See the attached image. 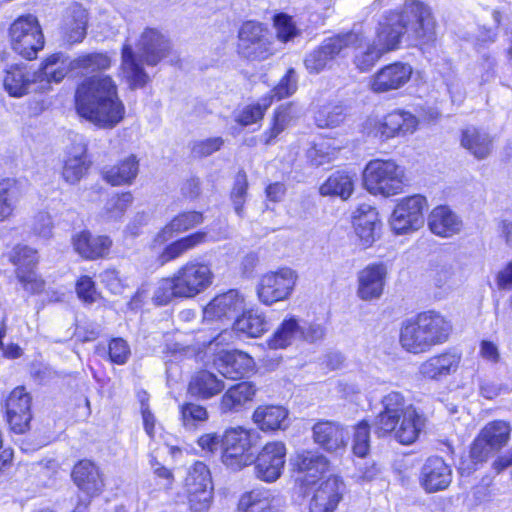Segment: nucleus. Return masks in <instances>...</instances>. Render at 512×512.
Returning a JSON list of instances; mask_svg holds the SVG:
<instances>
[{"instance_id": "nucleus-1", "label": "nucleus", "mask_w": 512, "mask_h": 512, "mask_svg": "<svg viewBox=\"0 0 512 512\" xmlns=\"http://www.w3.org/2000/svg\"><path fill=\"white\" fill-rule=\"evenodd\" d=\"M76 111L82 118L100 128H113L125 115L115 81L108 75L84 78L75 91Z\"/></svg>"}, {"instance_id": "nucleus-2", "label": "nucleus", "mask_w": 512, "mask_h": 512, "mask_svg": "<svg viewBox=\"0 0 512 512\" xmlns=\"http://www.w3.org/2000/svg\"><path fill=\"white\" fill-rule=\"evenodd\" d=\"M381 403L383 410L373 422L374 433L378 437L390 435L402 445H411L416 442L425 428L424 415L397 391L385 395Z\"/></svg>"}, {"instance_id": "nucleus-3", "label": "nucleus", "mask_w": 512, "mask_h": 512, "mask_svg": "<svg viewBox=\"0 0 512 512\" xmlns=\"http://www.w3.org/2000/svg\"><path fill=\"white\" fill-rule=\"evenodd\" d=\"M213 281L214 273L210 265L198 260H189L171 277L158 282L152 300L156 305L163 306L174 298H194L207 290Z\"/></svg>"}, {"instance_id": "nucleus-4", "label": "nucleus", "mask_w": 512, "mask_h": 512, "mask_svg": "<svg viewBox=\"0 0 512 512\" xmlns=\"http://www.w3.org/2000/svg\"><path fill=\"white\" fill-rule=\"evenodd\" d=\"M399 27L407 40L421 50L433 47L437 41V24L431 8L419 0H407L398 14Z\"/></svg>"}, {"instance_id": "nucleus-5", "label": "nucleus", "mask_w": 512, "mask_h": 512, "mask_svg": "<svg viewBox=\"0 0 512 512\" xmlns=\"http://www.w3.org/2000/svg\"><path fill=\"white\" fill-rule=\"evenodd\" d=\"M364 41V34L357 31H350L328 37L305 56V68L311 74H319L324 69L330 67V63L338 56L342 55L345 49L349 47L358 48Z\"/></svg>"}, {"instance_id": "nucleus-6", "label": "nucleus", "mask_w": 512, "mask_h": 512, "mask_svg": "<svg viewBox=\"0 0 512 512\" xmlns=\"http://www.w3.org/2000/svg\"><path fill=\"white\" fill-rule=\"evenodd\" d=\"M366 189L372 194L393 196L404 187V170L392 160H371L363 171Z\"/></svg>"}, {"instance_id": "nucleus-7", "label": "nucleus", "mask_w": 512, "mask_h": 512, "mask_svg": "<svg viewBox=\"0 0 512 512\" xmlns=\"http://www.w3.org/2000/svg\"><path fill=\"white\" fill-rule=\"evenodd\" d=\"M9 31L13 50L26 59H34L44 47L38 19L31 14L16 19Z\"/></svg>"}, {"instance_id": "nucleus-8", "label": "nucleus", "mask_w": 512, "mask_h": 512, "mask_svg": "<svg viewBox=\"0 0 512 512\" xmlns=\"http://www.w3.org/2000/svg\"><path fill=\"white\" fill-rule=\"evenodd\" d=\"M509 423L496 420L487 423L472 442L470 458L474 463H483L494 453L505 447L510 439Z\"/></svg>"}, {"instance_id": "nucleus-9", "label": "nucleus", "mask_w": 512, "mask_h": 512, "mask_svg": "<svg viewBox=\"0 0 512 512\" xmlns=\"http://www.w3.org/2000/svg\"><path fill=\"white\" fill-rule=\"evenodd\" d=\"M297 274L291 268H281L261 276L257 285L259 300L265 305L286 300L292 294Z\"/></svg>"}, {"instance_id": "nucleus-10", "label": "nucleus", "mask_w": 512, "mask_h": 512, "mask_svg": "<svg viewBox=\"0 0 512 512\" xmlns=\"http://www.w3.org/2000/svg\"><path fill=\"white\" fill-rule=\"evenodd\" d=\"M427 200L424 196L416 194L401 199L395 206L390 226L396 234H406L416 231L424 224V210Z\"/></svg>"}, {"instance_id": "nucleus-11", "label": "nucleus", "mask_w": 512, "mask_h": 512, "mask_svg": "<svg viewBox=\"0 0 512 512\" xmlns=\"http://www.w3.org/2000/svg\"><path fill=\"white\" fill-rule=\"evenodd\" d=\"M188 503L192 512H207L213 495L210 471L203 462H196L186 477Z\"/></svg>"}, {"instance_id": "nucleus-12", "label": "nucleus", "mask_w": 512, "mask_h": 512, "mask_svg": "<svg viewBox=\"0 0 512 512\" xmlns=\"http://www.w3.org/2000/svg\"><path fill=\"white\" fill-rule=\"evenodd\" d=\"M287 448L281 441L266 443L254 460V475L257 479L274 483L283 474Z\"/></svg>"}, {"instance_id": "nucleus-13", "label": "nucleus", "mask_w": 512, "mask_h": 512, "mask_svg": "<svg viewBox=\"0 0 512 512\" xmlns=\"http://www.w3.org/2000/svg\"><path fill=\"white\" fill-rule=\"evenodd\" d=\"M10 261L16 266V278L26 292L32 295L44 289V281L35 271L38 262L36 250L27 246H16L10 255Z\"/></svg>"}, {"instance_id": "nucleus-14", "label": "nucleus", "mask_w": 512, "mask_h": 512, "mask_svg": "<svg viewBox=\"0 0 512 512\" xmlns=\"http://www.w3.org/2000/svg\"><path fill=\"white\" fill-rule=\"evenodd\" d=\"M140 58L149 66L157 65L171 53L169 38L156 28L147 27L140 34L136 44Z\"/></svg>"}, {"instance_id": "nucleus-15", "label": "nucleus", "mask_w": 512, "mask_h": 512, "mask_svg": "<svg viewBox=\"0 0 512 512\" xmlns=\"http://www.w3.org/2000/svg\"><path fill=\"white\" fill-rule=\"evenodd\" d=\"M3 85L12 97H22L33 91L44 90L37 70L33 71L23 63L12 64L5 69Z\"/></svg>"}, {"instance_id": "nucleus-16", "label": "nucleus", "mask_w": 512, "mask_h": 512, "mask_svg": "<svg viewBox=\"0 0 512 512\" xmlns=\"http://www.w3.org/2000/svg\"><path fill=\"white\" fill-rule=\"evenodd\" d=\"M413 68L409 63L394 62L379 69L371 78L370 88L375 93L401 89L411 79Z\"/></svg>"}, {"instance_id": "nucleus-17", "label": "nucleus", "mask_w": 512, "mask_h": 512, "mask_svg": "<svg viewBox=\"0 0 512 512\" xmlns=\"http://www.w3.org/2000/svg\"><path fill=\"white\" fill-rule=\"evenodd\" d=\"M239 49L245 57L258 60L266 59L272 53L261 24L248 21L241 26Z\"/></svg>"}, {"instance_id": "nucleus-18", "label": "nucleus", "mask_w": 512, "mask_h": 512, "mask_svg": "<svg viewBox=\"0 0 512 512\" xmlns=\"http://www.w3.org/2000/svg\"><path fill=\"white\" fill-rule=\"evenodd\" d=\"M31 396L23 386L16 387L6 401L7 419L11 429L18 434L28 430L31 415Z\"/></svg>"}, {"instance_id": "nucleus-19", "label": "nucleus", "mask_w": 512, "mask_h": 512, "mask_svg": "<svg viewBox=\"0 0 512 512\" xmlns=\"http://www.w3.org/2000/svg\"><path fill=\"white\" fill-rule=\"evenodd\" d=\"M418 126L417 118L409 112L395 110L377 121L374 134L382 140L401 137L415 132Z\"/></svg>"}, {"instance_id": "nucleus-20", "label": "nucleus", "mask_w": 512, "mask_h": 512, "mask_svg": "<svg viewBox=\"0 0 512 512\" xmlns=\"http://www.w3.org/2000/svg\"><path fill=\"white\" fill-rule=\"evenodd\" d=\"M387 267L383 263L367 265L357 275V296L363 301L379 299L384 291Z\"/></svg>"}, {"instance_id": "nucleus-21", "label": "nucleus", "mask_w": 512, "mask_h": 512, "mask_svg": "<svg viewBox=\"0 0 512 512\" xmlns=\"http://www.w3.org/2000/svg\"><path fill=\"white\" fill-rule=\"evenodd\" d=\"M345 484L338 476L322 481L310 501V512H334L342 500Z\"/></svg>"}, {"instance_id": "nucleus-22", "label": "nucleus", "mask_w": 512, "mask_h": 512, "mask_svg": "<svg viewBox=\"0 0 512 512\" xmlns=\"http://www.w3.org/2000/svg\"><path fill=\"white\" fill-rule=\"evenodd\" d=\"M313 440L327 452H337L346 447L348 432L339 422L322 420L312 427Z\"/></svg>"}, {"instance_id": "nucleus-23", "label": "nucleus", "mask_w": 512, "mask_h": 512, "mask_svg": "<svg viewBox=\"0 0 512 512\" xmlns=\"http://www.w3.org/2000/svg\"><path fill=\"white\" fill-rule=\"evenodd\" d=\"M421 484L432 493L446 489L452 481V470L440 457H430L421 469Z\"/></svg>"}, {"instance_id": "nucleus-24", "label": "nucleus", "mask_w": 512, "mask_h": 512, "mask_svg": "<svg viewBox=\"0 0 512 512\" xmlns=\"http://www.w3.org/2000/svg\"><path fill=\"white\" fill-rule=\"evenodd\" d=\"M353 224L362 245L371 246L381 226L376 208L367 203L360 204L353 213Z\"/></svg>"}, {"instance_id": "nucleus-25", "label": "nucleus", "mask_w": 512, "mask_h": 512, "mask_svg": "<svg viewBox=\"0 0 512 512\" xmlns=\"http://www.w3.org/2000/svg\"><path fill=\"white\" fill-rule=\"evenodd\" d=\"M244 297L237 290L216 296L204 309V318L233 319L244 310Z\"/></svg>"}, {"instance_id": "nucleus-26", "label": "nucleus", "mask_w": 512, "mask_h": 512, "mask_svg": "<svg viewBox=\"0 0 512 512\" xmlns=\"http://www.w3.org/2000/svg\"><path fill=\"white\" fill-rule=\"evenodd\" d=\"M71 477L78 489L89 497L99 495L104 482L99 468L90 460H81L73 468Z\"/></svg>"}, {"instance_id": "nucleus-27", "label": "nucleus", "mask_w": 512, "mask_h": 512, "mask_svg": "<svg viewBox=\"0 0 512 512\" xmlns=\"http://www.w3.org/2000/svg\"><path fill=\"white\" fill-rule=\"evenodd\" d=\"M120 71L131 89L142 88L149 81L148 74L128 40L125 41L121 49Z\"/></svg>"}, {"instance_id": "nucleus-28", "label": "nucleus", "mask_w": 512, "mask_h": 512, "mask_svg": "<svg viewBox=\"0 0 512 512\" xmlns=\"http://www.w3.org/2000/svg\"><path fill=\"white\" fill-rule=\"evenodd\" d=\"M431 348L445 343L451 332L452 324L440 312L428 310L417 315Z\"/></svg>"}, {"instance_id": "nucleus-29", "label": "nucleus", "mask_w": 512, "mask_h": 512, "mask_svg": "<svg viewBox=\"0 0 512 512\" xmlns=\"http://www.w3.org/2000/svg\"><path fill=\"white\" fill-rule=\"evenodd\" d=\"M431 348L445 343L451 332L452 324L440 312L428 310L417 315Z\"/></svg>"}, {"instance_id": "nucleus-30", "label": "nucleus", "mask_w": 512, "mask_h": 512, "mask_svg": "<svg viewBox=\"0 0 512 512\" xmlns=\"http://www.w3.org/2000/svg\"><path fill=\"white\" fill-rule=\"evenodd\" d=\"M461 361V355L455 351H446L424 361L419 368L421 375L428 379L439 380L454 373Z\"/></svg>"}, {"instance_id": "nucleus-31", "label": "nucleus", "mask_w": 512, "mask_h": 512, "mask_svg": "<svg viewBox=\"0 0 512 512\" xmlns=\"http://www.w3.org/2000/svg\"><path fill=\"white\" fill-rule=\"evenodd\" d=\"M254 365L253 359L238 350H222L217 361L218 371L229 379H238L249 372Z\"/></svg>"}, {"instance_id": "nucleus-32", "label": "nucleus", "mask_w": 512, "mask_h": 512, "mask_svg": "<svg viewBox=\"0 0 512 512\" xmlns=\"http://www.w3.org/2000/svg\"><path fill=\"white\" fill-rule=\"evenodd\" d=\"M76 70L74 59L71 60L67 55L59 52L49 56L37 70L40 85L47 88L51 82L59 83L70 72Z\"/></svg>"}, {"instance_id": "nucleus-33", "label": "nucleus", "mask_w": 512, "mask_h": 512, "mask_svg": "<svg viewBox=\"0 0 512 512\" xmlns=\"http://www.w3.org/2000/svg\"><path fill=\"white\" fill-rule=\"evenodd\" d=\"M256 387L251 382H240L228 388L219 403L221 413H237L251 402L256 394Z\"/></svg>"}, {"instance_id": "nucleus-34", "label": "nucleus", "mask_w": 512, "mask_h": 512, "mask_svg": "<svg viewBox=\"0 0 512 512\" xmlns=\"http://www.w3.org/2000/svg\"><path fill=\"white\" fill-rule=\"evenodd\" d=\"M430 231L440 237H452L462 229L461 219L447 206L435 207L428 217Z\"/></svg>"}, {"instance_id": "nucleus-35", "label": "nucleus", "mask_w": 512, "mask_h": 512, "mask_svg": "<svg viewBox=\"0 0 512 512\" xmlns=\"http://www.w3.org/2000/svg\"><path fill=\"white\" fill-rule=\"evenodd\" d=\"M74 249L86 259L105 257L111 248L112 240L108 236H93L82 231L73 238Z\"/></svg>"}, {"instance_id": "nucleus-36", "label": "nucleus", "mask_w": 512, "mask_h": 512, "mask_svg": "<svg viewBox=\"0 0 512 512\" xmlns=\"http://www.w3.org/2000/svg\"><path fill=\"white\" fill-rule=\"evenodd\" d=\"M400 344L406 351L414 354L431 349L417 316L403 323L400 330Z\"/></svg>"}, {"instance_id": "nucleus-37", "label": "nucleus", "mask_w": 512, "mask_h": 512, "mask_svg": "<svg viewBox=\"0 0 512 512\" xmlns=\"http://www.w3.org/2000/svg\"><path fill=\"white\" fill-rule=\"evenodd\" d=\"M275 495L271 489L258 487L241 495L238 512H274Z\"/></svg>"}, {"instance_id": "nucleus-38", "label": "nucleus", "mask_w": 512, "mask_h": 512, "mask_svg": "<svg viewBox=\"0 0 512 512\" xmlns=\"http://www.w3.org/2000/svg\"><path fill=\"white\" fill-rule=\"evenodd\" d=\"M204 218L202 213L197 211H189L175 216L168 224H166L155 236L154 242L163 244L171 239L174 234L185 232L202 224Z\"/></svg>"}, {"instance_id": "nucleus-39", "label": "nucleus", "mask_w": 512, "mask_h": 512, "mask_svg": "<svg viewBox=\"0 0 512 512\" xmlns=\"http://www.w3.org/2000/svg\"><path fill=\"white\" fill-rule=\"evenodd\" d=\"M139 172V160L135 155H129L118 164L103 170L104 179L113 186L130 185Z\"/></svg>"}, {"instance_id": "nucleus-40", "label": "nucleus", "mask_w": 512, "mask_h": 512, "mask_svg": "<svg viewBox=\"0 0 512 512\" xmlns=\"http://www.w3.org/2000/svg\"><path fill=\"white\" fill-rule=\"evenodd\" d=\"M461 146L475 158L484 159L491 153L493 144L492 138L486 131L468 127L462 131Z\"/></svg>"}, {"instance_id": "nucleus-41", "label": "nucleus", "mask_w": 512, "mask_h": 512, "mask_svg": "<svg viewBox=\"0 0 512 512\" xmlns=\"http://www.w3.org/2000/svg\"><path fill=\"white\" fill-rule=\"evenodd\" d=\"M288 411L282 406L263 405L253 413L254 423L263 431L284 429Z\"/></svg>"}, {"instance_id": "nucleus-42", "label": "nucleus", "mask_w": 512, "mask_h": 512, "mask_svg": "<svg viewBox=\"0 0 512 512\" xmlns=\"http://www.w3.org/2000/svg\"><path fill=\"white\" fill-rule=\"evenodd\" d=\"M298 471L303 473L302 481L306 484L314 483V479L325 473L328 469L327 458L315 451H304L297 456Z\"/></svg>"}, {"instance_id": "nucleus-43", "label": "nucleus", "mask_w": 512, "mask_h": 512, "mask_svg": "<svg viewBox=\"0 0 512 512\" xmlns=\"http://www.w3.org/2000/svg\"><path fill=\"white\" fill-rule=\"evenodd\" d=\"M207 237V232L198 231L170 243L159 256L161 263L165 264L182 257L188 251L205 243Z\"/></svg>"}, {"instance_id": "nucleus-44", "label": "nucleus", "mask_w": 512, "mask_h": 512, "mask_svg": "<svg viewBox=\"0 0 512 512\" xmlns=\"http://www.w3.org/2000/svg\"><path fill=\"white\" fill-rule=\"evenodd\" d=\"M73 152L69 153L65 160L62 176L69 184L78 183L86 174L89 168V161L86 156V148L82 144H78L73 148Z\"/></svg>"}, {"instance_id": "nucleus-45", "label": "nucleus", "mask_w": 512, "mask_h": 512, "mask_svg": "<svg viewBox=\"0 0 512 512\" xmlns=\"http://www.w3.org/2000/svg\"><path fill=\"white\" fill-rule=\"evenodd\" d=\"M224 388L223 382L208 371H200L192 377L188 391L192 396L209 399Z\"/></svg>"}, {"instance_id": "nucleus-46", "label": "nucleus", "mask_w": 512, "mask_h": 512, "mask_svg": "<svg viewBox=\"0 0 512 512\" xmlns=\"http://www.w3.org/2000/svg\"><path fill=\"white\" fill-rule=\"evenodd\" d=\"M301 339V325L298 319L291 316L285 318L268 340L271 349H284L296 340Z\"/></svg>"}, {"instance_id": "nucleus-47", "label": "nucleus", "mask_w": 512, "mask_h": 512, "mask_svg": "<svg viewBox=\"0 0 512 512\" xmlns=\"http://www.w3.org/2000/svg\"><path fill=\"white\" fill-rule=\"evenodd\" d=\"M21 196L22 189L17 180L6 178L0 181V221L13 214Z\"/></svg>"}, {"instance_id": "nucleus-48", "label": "nucleus", "mask_w": 512, "mask_h": 512, "mask_svg": "<svg viewBox=\"0 0 512 512\" xmlns=\"http://www.w3.org/2000/svg\"><path fill=\"white\" fill-rule=\"evenodd\" d=\"M88 14L81 6H74L64 26V39L70 44L80 43L87 33Z\"/></svg>"}, {"instance_id": "nucleus-49", "label": "nucleus", "mask_w": 512, "mask_h": 512, "mask_svg": "<svg viewBox=\"0 0 512 512\" xmlns=\"http://www.w3.org/2000/svg\"><path fill=\"white\" fill-rule=\"evenodd\" d=\"M403 36H406V34H404V29L399 27L397 14L394 19L385 23H380V27L377 30L376 41L374 43L380 49H383L384 53H386L390 50L396 49Z\"/></svg>"}, {"instance_id": "nucleus-50", "label": "nucleus", "mask_w": 512, "mask_h": 512, "mask_svg": "<svg viewBox=\"0 0 512 512\" xmlns=\"http://www.w3.org/2000/svg\"><path fill=\"white\" fill-rule=\"evenodd\" d=\"M354 189L353 176L346 172L337 171L333 173L321 186L322 195L339 196L342 199L350 197Z\"/></svg>"}, {"instance_id": "nucleus-51", "label": "nucleus", "mask_w": 512, "mask_h": 512, "mask_svg": "<svg viewBox=\"0 0 512 512\" xmlns=\"http://www.w3.org/2000/svg\"><path fill=\"white\" fill-rule=\"evenodd\" d=\"M234 329L249 337H259L267 330V322L264 315L248 311L237 317L234 321Z\"/></svg>"}, {"instance_id": "nucleus-52", "label": "nucleus", "mask_w": 512, "mask_h": 512, "mask_svg": "<svg viewBox=\"0 0 512 512\" xmlns=\"http://www.w3.org/2000/svg\"><path fill=\"white\" fill-rule=\"evenodd\" d=\"M294 117L295 113L292 104L280 106L274 113L271 127L262 135L264 143L266 145L272 144L277 136L286 129Z\"/></svg>"}, {"instance_id": "nucleus-53", "label": "nucleus", "mask_w": 512, "mask_h": 512, "mask_svg": "<svg viewBox=\"0 0 512 512\" xmlns=\"http://www.w3.org/2000/svg\"><path fill=\"white\" fill-rule=\"evenodd\" d=\"M179 419L186 431H195L208 420V411L201 405L184 403L179 407Z\"/></svg>"}, {"instance_id": "nucleus-54", "label": "nucleus", "mask_w": 512, "mask_h": 512, "mask_svg": "<svg viewBox=\"0 0 512 512\" xmlns=\"http://www.w3.org/2000/svg\"><path fill=\"white\" fill-rule=\"evenodd\" d=\"M112 66V58L107 52L83 54L74 59V67L87 73L106 71Z\"/></svg>"}, {"instance_id": "nucleus-55", "label": "nucleus", "mask_w": 512, "mask_h": 512, "mask_svg": "<svg viewBox=\"0 0 512 512\" xmlns=\"http://www.w3.org/2000/svg\"><path fill=\"white\" fill-rule=\"evenodd\" d=\"M250 445H238L222 449V462L232 470H240L252 462V457L247 454Z\"/></svg>"}, {"instance_id": "nucleus-56", "label": "nucleus", "mask_w": 512, "mask_h": 512, "mask_svg": "<svg viewBox=\"0 0 512 512\" xmlns=\"http://www.w3.org/2000/svg\"><path fill=\"white\" fill-rule=\"evenodd\" d=\"M132 202L133 196L130 192L111 197L104 206L103 217L107 221H117L121 219Z\"/></svg>"}, {"instance_id": "nucleus-57", "label": "nucleus", "mask_w": 512, "mask_h": 512, "mask_svg": "<svg viewBox=\"0 0 512 512\" xmlns=\"http://www.w3.org/2000/svg\"><path fill=\"white\" fill-rule=\"evenodd\" d=\"M248 179L245 171L240 170L234 180L233 188L230 193L235 213L240 217H244V204L246 202L248 191Z\"/></svg>"}, {"instance_id": "nucleus-58", "label": "nucleus", "mask_w": 512, "mask_h": 512, "mask_svg": "<svg viewBox=\"0 0 512 512\" xmlns=\"http://www.w3.org/2000/svg\"><path fill=\"white\" fill-rule=\"evenodd\" d=\"M345 119V109L339 104H327L315 115L316 123L321 128L336 127Z\"/></svg>"}, {"instance_id": "nucleus-59", "label": "nucleus", "mask_w": 512, "mask_h": 512, "mask_svg": "<svg viewBox=\"0 0 512 512\" xmlns=\"http://www.w3.org/2000/svg\"><path fill=\"white\" fill-rule=\"evenodd\" d=\"M271 104L272 97H263L256 104L245 107L236 117V121L242 126L256 123L263 118Z\"/></svg>"}, {"instance_id": "nucleus-60", "label": "nucleus", "mask_w": 512, "mask_h": 512, "mask_svg": "<svg viewBox=\"0 0 512 512\" xmlns=\"http://www.w3.org/2000/svg\"><path fill=\"white\" fill-rule=\"evenodd\" d=\"M352 450L358 457H365L370 450V426L366 421L355 426Z\"/></svg>"}, {"instance_id": "nucleus-61", "label": "nucleus", "mask_w": 512, "mask_h": 512, "mask_svg": "<svg viewBox=\"0 0 512 512\" xmlns=\"http://www.w3.org/2000/svg\"><path fill=\"white\" fill-rule=\"evenodd\" d=\"M297 90V75L293 68H290L287 73L280 80L279 84L270 91L269 94L264 97H272L274 99L281 100L285 97H289Z\"/></svg>"}, {"instance_id": "nucleus-62", "label": "nucleus", "mask_w": 512, "mask_h": 512, "mask_svg": "<svg viewBox=\"0 0 512 512\" xmlns=\"http://www.w3.org/2000/svg\"><path fill=\"white\" fill-rule=\"evenodd\" d=\"M274 27L281 42H288L299 34L292 17L284 13L274 16Z\"/></svg>"}, {"instance_id": "nucleus-63", "label": "nucleus", "mask_w": 512, "mask_h": 512, "mask_svg": "<svg viewBox=\"0 0 512 512\" xmlns=\"http://www.w3.org/2000/svg\"><path fill=\"white\" fill-rule=\"evenodd\" d=\"M383 54V49H380L375 43H373L369 45L365 51L357 54L354 62L360 71L366 72L374 66Z\"/></svg>"}, {"instance_id": "nucleus-64", "label": "nucleus", "mask_w": 512, "mask_h": 512, "mask_svg": "<svg viewBox=\"0 0 512 512\" xmlns=\"http://www.w3.org/2000/svg\"><path fill=\"white\" fill-rule=\"evenodd\" d=\"M108 355L111 362L124 365L131 355L130 347L124 339L114 338L109 342Z\"/></svg>"}]
</instances>
